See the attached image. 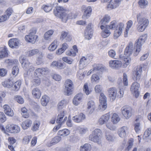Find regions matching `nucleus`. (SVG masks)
<instances>
[{"label": "nucleus", "mask_w": 151, "mask_h": 151, "mask_svg": "<svg viewBox=\"0 0 151 151\" xmlns=\"http://www.w3.org/2000/svg\"><path fill=\"white\" fill-rule=\"evenodd\" d=\"M137 21L138 24L148 25L149 23L148 20L143 16L142 14H138L137 16Z\"/></svg>", "instance_id": "nucleus-10"}, {"label": "nucleus", "mask_w": 151, "mask_h": 151, "mask_svg": "<svg viewBox=\"0 0 151 151\" xmlns=\"http://www.w3.org/2000/svg\"><path fill=\"white\" fill-rule=\"evenodd\" d=\"M13 12V10L12 8H9L4 13V14L2 15L4 20L6 21L8 19L9 17L12 14Z\"/></svg>", "instance_id": "nucleus-29"}, {"label": "nucleus", "mask_w": 151, "mask_h": 151, "mask_svg": "<svg viewBox=\"0 0 151 151\" xmlns=\"http://www.w3.org/2000/svg\"><path fill=\"white\" fill-rule=\"evenodd\" d=\"M7 131L11 133H17L20 131V127L17 125H11L6 127Z\"/></svg>", "instance_id": "nucleus-12"}, {"label": "nucleus", "mask_w": 151, "mask_h": 151, "mask_svg": "<svg viewBox=\"0 0 151 151\" xmlns=\"http://www.w3.org/2000/svg\"><path fill=\"white\" fill-rule=\"evenodd\" d=\"M82 8L83 10H84L83 14L82 17V18L84 19H88L92 11L91 7L90 6L86 7L85 6H83Z\"/></svg>", "instance_id": "nucleus-17"}, {"label": "nucleus", "mask_w": 151, "mask_h": 151, "mask_svg": "<svg viewBox=\"0 0 151 151\" xmlns=\"http://www.w3.org/2000/svg\"><path fill=\"white\" fill-rule=\"evenodd\" d=\"M31 139V137L29 136L24 137L22 140L23 143L24 144H27L29 142Z\"/></svg>", "instance_id": "nucleus-64"}, {"label": "nucleus", "mask_w": 151, "mask_h": 151, "mask_svg": "<svg viewBox=\"0 0 151 151\" xmlns=\"http://www.w3.org/2000/svg\"><path fill=\"white\" fill-rule=\"evenodd\" d=\"M58 45V41L57 40H55L48 47L49 50L53 51L55 50Z\"/></svg>", "instance_id": "nucleus-42"}, {"label": "nucleus", "mask_w": 151, "mask_h": 151, "mask_svg": "<svg viewBox=\"0 0 151 151\" xmlns=\"http://www.w3.org/2000/svg\"><path fill=\"white\" fill-rule=\"evenodd\" d=\"M93 70L95 73L102 72L104 70V68L102 65L99 64H94L93 66Z\"/></svg>", "instance_id": "nucleus-32"}, {"label": "nucleus", "mask_w": 151, "mask_h": 151, "mask_svg": "<svg viewBox=\"0 0 151 151\" xmlns=\"http://www.w3.org/2000/svg\"><path fill=\"white\" fill-rule=\"evenodd\" d=\"M60 39H65L67 41H70L71 40V37L67 32L63 31L61 33Z\"/></svg>", "instance_id": "nucleus-35"}, {"label": "nucleus", "mask_w": 151, "mask_h": 151, "mask_svg": "<svg viewBox=\"0 0 151 151\" xmlns=\"http://www.w3.org/2000/svg\"><path fill=\"white\" fill-rule=\"evenodd\" d=\"M39 52V51L38 49H33L29 51L28 53V55L29 56H31L38 53Z\"/></svg>", "instance_id": "nucleus-55"}, {"label": "nucleus", "mask_w": 151, "mask_h": 151, "mask_svg": "<svg viewBox=\"0 0 151 151\" xmlns=\"http://www.w3.org/2000/svg\"><path fill=\"white\" fill-rule=\"evenodd\" d=\"M54 14L57 17L62 19V21L66 22L68 19H70V14L63 7L57 6L54 10Z\"/></svg>", "instance_id": "nucleus-1"}, {"label": "nucleus", "mask_w": 151, "mask_h": 151, "mask_svg": "<svg viewBox=\"0 0 151 151\" xmlns=\"http://www.w3.org/2000/svg\"><path fill=\"white\" fill-rule=\"evenodd\" d=\"M121 111L122 114L125 119H129L132 115V109L130 107L124 106L122 108Z\"/></svg>", "instance_id": "nucleus-5"}, {"label": "nucleus", "mask_w": 151, "mask_h": 151, "mask_svg": "<svg viewBox=\"0 0 151 151\" xmlns=\"http://www.w3.org/2000/svg\"><path fill=\"white\" fill-rule=\"evenodd\" d=\"M133 141L132 140H129L127 145V147L125 149V151H129L133 145Z\"/></svg>", "instance_id": "nucleus-56"}, {"label": "nucleus", "mask_w": 151, "mask_h": 151, "mask_svg": "<svg viewBox=\"0 0 151 151\" xmlns=\"http://www.w3.org/2000/svg\"><path fill=\"white\" fill-rule=\"evenodd\" d=\"M14 99L20 104H22L24 102L23 99L20 96H16L14 97Z\"/></svg>", "instance_id": "nucleus-51"}, {"label": "nucleus", "mask_w": 151, "mask_h": 151, "mask_svg": "<svg viewBox=\"0 0 151 151\" xmlns=\"http://www.w3.org/2000/svg\"><path fill=\"white\" fill-rule=\"evenodd\" d=\"M110 19L111 17L108 15H105L104 16L99 23V24H101V25L100 26V28L102 30L104 29L105 27L103 25H105L108 23L109 22Z\"/></svg>", "instance_id": "nucleus-19"}, {"label": "nucleus", "mask_w": 151, "mask_h": 151, "mask_svg": "<svg viewBox=\"0 0 151 151\" xmlns=\"http://www.w3.org/2000/svg\"><path fill=\"white\" fill-rule=\"evenodd\" d=\"M107 91L108 96L111 100L112 101L114 100L116 97L122 98L123 95V92L122 91H121L120 90L117 91L115 87L109 88Z\"/></svg>", "instance_id": "nucleus-4"}, {"label": "nucleus", "mask_w": 151, "mask_h": 151, "mask_svg": "<svg viewBox=\"0 0 151 151\" xmlns=\"http://www.w3.org/2000/svg\"><path fill=\"white\" fill-rule=\"evenodd\" d=\"M65 113L64 111H63L59 114L56 119V122L58 124H63V119L65 116Z\"/></svg>", "instance_id": "nucleus-40"}, {"label": "nucleus", "mask_w": 151, "mask_h": 151, "mask_svg": "<svg viewBox=\"0 0 151 151\" xmlns=\"http://www.w3.org/2000/svg\"><path fill=\"white\" fill-rule=\"evenodd\" d=\"M22 116L25 118H27L29 116L28 113L27 112V110L25 107H23L21 109Z\"/></svg>", "instance_id": "nucleus-49"}, {"label": "nucleus", "mask_w": 151, "mask_h": 151, "mask_svg": "<svg viewBox=\"0 0 151 151\" xmlns=\"http://www.w3.org/2000/svg\"><path fill=\"white\" fill-rule=\"evenodd\" d=\"M122 65V63L120 61L117 60H110L109 62V66L111 68L114 69H118Z\"/></svg>", "instance_id": "nucleus-11"}, {"label": "nucleus", "mask_w": 151, "mask_h": 151, "mask_svg": "<svg viewBox=\"0 0 151 151\" xmlns=\"http://www.w3.org/2000/svg\"><path fill=\"white\" fill-rule=\"evenodd\" d=\"M111 121L114 124L117 123L120 120L118 115L116 113H114L111 118Z\"/></svg>", "instance_id": "nucleus-46"}, {"label": "nucleus", "mask_w": 151, "mask_h": 151, "mask_svg": "<svg viewBox=\"0 0 151 151\" xmlns=\"http://www.w3.org/2000/svg\"><path fill=\"white\" fill-rule=\"evenodd\" d=\"M134 129L135 132L137 133L138 132L140 129V124L139 122L135 123L134 124Z\"/></svg>", "instance_id": "nucleus-63"}, {"label": "nucleus", "mask_w": 151, "mask_h": 151, "mask_svg": "<svg viewBox=\"0 0 151 151\" xmlns=\"http://www.w3.org/2000/svg\"><path fill=\"white\" fill-rule=\"evenodd\" d=\"M4 112L5 114L10 116H12L14 115L13 111L9 106L6 104L3 106Z\"/></svg>", "instance_id": "nucleus-26"}, {"label": "nucleus", "mask_w": 151, "mask_h": 151, "mask_svg": "<svg viewBox=\"0 0 151 151\" xmlns=\"http://www.w3.org/2000/svg\"><path fill=\"white\" fill-rule=\"evenodd\" d=\"M123 83L124 86H127L128 85V81L127 76L125 73H124L123 75Z\"/></svg>", "instance_id": "nucleus-60"}, {"label": "nucleus", "mask_w": 151, "mask_h": 151, "mask_svg": "<svg viewBox=\"0 0 151 151\" xmlns=\"http://www.w3.org/2000/svg\"><path fill=\"white\" fill-rule=\"evenodd\" d=\"M102 86L100 85H97L95 87V91L96 93H99L101 92L102 90Z\"/></svg>", "instance_id": "nucleus-61"}, {"label": "nucleus", "mask_w": 151, "mask_h": 151, "mask_svg": "<svg viewBox=\"0 0 151 151\" xmlns=\"http://www.w3.org/2000/svg\"><path fill=\"white\" fill-rule=\"evenodd\" d=\"M19 69L17 66H15L13 67L12 69V73L14 76H16L18 73Z\"/></svg>", "instance_id": "nucleus-52"}, {"label": "nucleus", "mask_w": 151, "mask_h": 151, "mask_svg": "<svg viewBox=\"0 0 151 151\" xmlns=\"http://www.w3.org/2000/svg\"><path fill=\"white\" fill-rule=\"evenodd\" d=\"M42 8L46 12L50 11L52 9L51 6L47 5H43L42 6Z\"/></svg>", "instance_id": "nucleus-58"}, {"label": "nucleus", "mask_w": 151, "mask_h": 151, "mask_svg": "<svg viewBox=\"0 0 151 151\" xmlns=\"http://www.w3.org/2000/svg\"><path fill=\"white\" fill-rule=\"evenodd\" d=\"M14 83V81H13L12 80L8 79L2 82L1 84L5 87L10 88L13 86Z\"/></svg>", "instance_id": "nucleus-28"}, {"label": "nucleus", "mask_w": 151, "mask_h": 151, "mask_svg": "<svg viewBox=\"0 0 151 151\" xmlns=\"http://www.w3.org/2000/svg\"><path fill=\"white\" fill-rule=\"evenodd\" d=\"M142 70V67L141 65L137 66L133 77L134 80H139L140 79Z\"/></svg>", "instance_id": "nucleus-13"}, {"label": "nucleus", "mask_w": 151, "mask_h": 151, "mask_svg": "<svg viewBox=\"0 0 151 151\" xmlns=\"http://www.w3.org/2000/svg\"><path fill=\"white\" fill-rule=\"evenodd\" d=\"M147 25H146L138 24L137 25V30L139 32L143 31Z\"/></svg>", "instance_id": "nucleus-48"}, {"label": "nucleus", "mask_w": 151, "mask_h": 151, "mask_svg": "<svg viewBox=\"0 0 151 151\" xmlns=\"http://www.w3.org/2000/svg\"><path fill=\"white\" fill-rule=\"evenodd\" d=\"M49 98L47 96H43L41 99V104L43 106H46L49 102Z\"/></svg>", "instance_id": "nucleus-41"}, {"label": "nucleus", "mask_w": 151, "mask_h": 151, "mask_svg": "<svg viewBox=\"0 0 151 151\" xmlns=\"http://www.w3.org/2000/svg\"><path fill=\"white\" fill-rule=\"evenodd\" d=\"M102 135V131L99 129H96L89 135V139L99 144H100L101 143Z\"/></svg>", "instance_id": "nucleus-3"}, {"label": "nucleus", "mask_w": 151, "mask_h": 151, "mask_svg": "<svg viewBox=\"0 0 151 151\" xmlns=\"http://www.w3.org/2000/svg\"><path fill=\"white\" fill-rule=\"evenodd\" d=\"M122 0H111L107 5L108 8L115 9L118 6Z\"/></svg>", "instance_id": "nucleus-18"}, {"label": "nucleus", "mask_w": 151, "mask_h": 151, "mask_svg": "<svg viewBox=\"0 0 151 151\" xmlns=\"http://www.w3.org/2000/svg\"><path fill=\"white\" fill-rule=\"evenodd\" d=\"M35 72L37 74H39L40 75L42 76L46 75L49 72V69L47 67L38 68L35 70Z\"/></svg>", "instance_id": "nucleus-22"}, {"label": "nucleus", "mask_w": 151, "mask_h": 151, "mask_svg": "<svg viewBox=\"0 0 151 151\" xmlns=\"http://www.w3.org/2000/svg\"><path fill=\"white\" fill-rule=\"evenodd\" d=\"M110 116L109 113L106 114L102 116L98 120V123L99 125L106 124L109 120Z\"/></svg>", "instance_id": "nucleus-15"}, {"label": "nucleus", "mask_w": 151, "mask_h": 151, "mask_svg": "<svg viewBox=\"0 0 151 151\" xmlns=\"http://www.w3.org/2000/svg\"><path fill=\"white\" fill-rule=\"evenodd\" d=\"M105 136L106 139L109 141L113 142L115 139L114 136L111 133H106Z\"/></svg>", "instance_id": "nucleus-47"}, {"label": "nucleus", "mask_w": 151, "mask_h": 151, "mask_svg": "<svg viewBox=\"0 0 151 151\" xmlns=\"http://www.w3.org/2000/svg\"><path fill=\"white\" fill-rule=\"evenodd\" d=\"M44 55L42 52H40L38 53L37 56V59L36 61V64L38 65H40L42 64L43 62V58Z\"/></svg>", "instance_id": "nucleus-31"}, {"label": "nucleus", "mask_w": 151, "mask_h": 151, "mask_svg": "<svg viewBox=\"0 0 151 151\" xmlns=\"http://www.w3.org/2000/svg\"><path fill=\"white\" fill-rule=\"evenodd\" d=\"M68 103V101L65 99L61 100L58 103V104L57 106L58 110H60L62 109Z\"/></svg>", "instance_id": "nucleus-45"}, {"label": "nucleus", "mask_w": 151, "mask_h": 151, "mask_svg": "<svg viewBox=\"0 0 151 151\" xmlns=\"http://www.w3.org/2000/svg\"><path fill=\"white\" fill-rule=\"evenodd\" d=\"M8 55V50L5 46L0 47V58L3 59L7 57Z\"/></svg>", "instance_id": "nucleus-24"}, {"label": "nucleus", "mask_w": 151, "mask_h": 151, "mask_svg": "<svg viewBox=\"0 0 151 151\" xmlns=\"http://www.w3.org/2000/svg\"><path fill=\"white\" fill-rule=\"evenodd\" d=\"M104 29V30L101 33V36L103 38H106L110 35L111 32L106 27Z\"/></svg>", "instance_id": "nucleus-44"}, {"label": "nucleus", "mask_w": 151, "mask_h": 151, "mask_svg": "<svg viewBox=\"0 0 151 151\" xmlns=\"http://www.w3.org/2000/svg\"><path fill=\"white\" fill-rule=\"evenodd\" d=\"M106 126L108 129L111 130H115L116 128V127L111 123H107Z\"/></svg>", "instance_id": "nucleus-57"}, {"label": "nucleus", "mask_w": 151, "mask_h": 151, "mask_svg": "<svg viewBox=\"0 0 151 151\" xmlns=\"http://www.w3.org/2000/svg\"><path fill=\"white\" fill-rule=\"evenodd\" d=\"M140 87L139 84L136 82H134L131 87V91L135 94V97L137 98L139 96V88Z\"/></svg>", "instance_id": "nucleus-9"}, {"label": "nucleus", "mask_w": 151, "mask_h": 151, "mask_svg": "<svg viewBox=\"0 0 151 151\" xmlns=\"http://www.w3.org/2000/svg\"><path fill=\"white\" fill-rule=\"evenodd\" d=\"M85 118V115L83 113H81L78 115L74 116L72 119L75 122L79 123L82 122Z\"/></svg>", "instance_id": "nucleus-21"}, {"label": "nucleus", "mask_w": 151, "mask_h": 151, "mask_svg": "<svg viewBox=\"0 0 151 151\" xmlns=\"http://www.w3.org/2000/svg\"><path fill=\"white\" fill-rule=\"evenodd\" d=\"M141 8H145L147 5L148 2L146 0H140L138 2Z\"/></svg>", "instance_id": "nucleus-50"}, {"label": "nucleus", "mask_w": 151, "mask_h": 151, "mask_svg": "<svg viewBox=\"0 0 151 151\" xmlns=\"http://www.w3.org/2000/svg\"><path fill=\"white\" fill-rule=\"evenodd\" d=\"M32 124V121L31 120L27 119L22 123V127L24 129H26L31 126Z\"/></svg>", "instance_id": "nucleus-37"}, {"label": "nucleus", "mask_w": 151, "mask_h": 151, "mask_svg": "<svg viewBox=\"0 0 151 151\" xmlns=\"http://www.w3.org/2000/svg\"><path fill=\"white\" fill-rule=\"evenodd\" d=\"M93 33V30L91 27V24L89 23L86 27L84 31V36L85 39L89 40L92 38Z\"/></svg>", "instance_id": "nucleus-8"}, {"label": "nucleus", "mask_w": 151, "mask_h": 151, "mask_svg": "<svg viewBox=\"0 0 151 151\" xmlns=\"http://www.w3.org/2000/svg\"><path fill=\"white\" fill-rule=\"evenodd\" d=\"M32 93L35 98L39 99L41 95L40 90L38 88H34L32 91Z\"/></svg>", "instance_id": "nucleus-30"}, {"label": "nucleus", "mask_w": 151, "mask_h": 151, "mask_svg": "<svg viewBox=\"0 0 151 151\" xmlns=\"http://www.w3.org/2000/svg\"><path fill=\"white\" fill-rule=\"evenodd\" d=\"M128 128L126 127H122L118 130V134L120 137L124 138L126 135V131L127 130Z\"/></svg>", "instance_id": "nucleus-27"}, {"label": "nucleus", "mask_w": 151, "mask_h": 151, "mask_svg": "<svg viewBox=\"0 0 151 151\" xmlns=\"http://www.w3.org/2000/svg\"><path fill=\"white\" fill-rule=\"evenodd\" d=\"M118 26V24L117 22L115 20H113L111 21L109 25H106V27L108 29L114 30Z\"/></svg>", "instance_id": "nucleus-33"}, {"label": "nucleus", "mask_w": 151, "mask_h": 151, "mask_svg": "<svg viewBox=\"0 0 151 151\" xmlns=\"http://www.w3.org/2000/svg\"><path fill=\"white\" fill-rule=\"evenodd\" d=\"M107 98L103 93H101L99 97L100 104L99 106L100 109L105 110L107 108Z\"/></svg>", "instance_id": "nucleus-7"}, {"label": "nucleus", "mask_w": 151, "mask_h": 151, "mask_svg": "<svg viewBox=\"0 0 151 151\" xmlns=\"http://www.w3.org/2000/svg\"><path fill=\"white\" fill-rule=\"evenodd\" d=\"M54 31L52 29L46 32L44 35L45 40L50 41L51 40V36L53 35Z\"/></svg>", "instance_id": "nucleus-38"}, {"label": "nucleus", "mask_w": 151, "mask_h": 151, "mask_svg": "<svg viewBox=\"0 0 151 151\" xmlns=\"http://www.w3.org/2000/svg\"><path fill=\"white\" fill-rule=\"evenodd\" d=\"M64 85L65 95L69 96L71 94L73 86L72 81L69 79L66 80Z\"/></svg>", "instance_id": "nucleus-6"}, {"label": "nucleus", "mask_w": 151, "mask_h": 151, "mask_svg": "<svg viewBox=\"0 0 151 151\" xmlns=\"http://www.w3.org/2000/svg\"><path fill=\"white\" fill-rule=\"evenodd\" d=\"M19 43V41L17 38L11 39L8 42L9 46L12 48H17L18 46Z\"/></svg>", "instance_id": "nucleus-23"}, {"label": "nucleus", "mask_w": 151, "mask_h": 151, "mask_svg": "<svg viewBox=\"0 0 151 151\" xmlns=\"http://www.w3.org/2000/svg\"><path fill=\"white\" fill-rule=\"evenodd\" d=\"M89 61V59L88 58L83 57L81 58L79 61L80 67H84L86 65L88 62Z\"/></svg>", "instance_id": "nucleus-34"}, {"label": "nucleus", "mask_w": 151, "mask_h": 151, "mask_svg": "<svg viewBox=\"0 0 151 151\" xmlns=\"http://www.w3.org/2000/svg\"><path fill=\"white\" fill-rule=\"evenodd\" d=\"M21 84V81H18L15 83L14 87L15 91H17L20 88Z\"/></svg>", "instance_id": "nucleus-62"}, {"label": "nucleus", "mask_w": 151, "mask_h": 151, "mask_svg": "<svg viewBox=\"0 0 151 151\" xmlns=\"http://www.w3.org/2000/svg\"><path fill=\"white\" fill-rule=\"evenodd\" d=\"M135 46L133 47V43L131 42H129L128 45L126 47L124 50V54L125 55L128 56L131 55L132 53L133 50H135L134 55L135 56Z\"/></svg>", "instance_id": "nucleus-14"}, {"label": "nucleus", "mask_w": 151, "mask_h": 151, "mask_svg": "<svg viewBox=\"0 0 151 151\" xmlns=\"http://www.w3.org/2000/svg\"><path fill=\"white\" fill-rule=\"evenodd\" d=\"M38 38V36L35 35H32L31 34H29L25 37V40L29 42L32 44H34L36 42L37 39Z\"/></svg>", "instance_id": "nucleus-16"}, {"label": "nucleus", "mask_w": 151, "mask_h": 151, "mask_svg": "<svg viewBox=\"0 0 151 151\" xmlns=\"http://www.w3.org/2000/svg\"><path fill=\"white\" fill-rule=\"evenodd\" d=\"M83 98V95L82 93H80L77 94L73 99V104L75 105H77L81 102Z\"/></svg>", "instance_id": "nucleus-20"}, {"label": "nucleus", "mask_w": 151, "mask_h": 151, "mask_svg": "<svg viewBox=\"0 0 151 151\" xmlns=\"http://www.w3.org/2000/svg\"><path fill=\"white\" fill-rule=\"evenodd\" d=\"M18 62L17 60L7 59L5 61V63L8 64L9 65H11L13 64L17 63Z\"/></svg>", "instance_id": "nucleus-59"}, {"label": "nucleus", "mask_w": 151, "mask_h": 151, "mask_svg": "<svg viewBox=\"0 0 151 151\" xmlns=\"http://www.w3.org/2000/svg\"><path fill=\"white\" fill-rule=\"evenodd\" d=\"M94 102L93 101H90L87 104V110L91 114L95 109Z\"/></svg>", "instance_id": "nucleus-25"}, {"label": "nucleus", "mask_w": 151, "mask_h": 151, "mask_svg": "<svg viewBox=\"0 0 151 151\" xmlns=\"http://www.w3.org/2000/svg\"><path fill=\"white\" fill-rule=\"evenodd\" d=\"M83 90L86 95H88L91 93V91L88 88L87 83H85L84 85Z\"/></svg>", "instance_id": "nucleus-54"}, {"label": "nucleus", "mask_w": 151, "mask_h": 151, "mask_svg": "<svg viewBox=\"0 0 151 151\" xmlns=\"http://www.w3.org/2000/svg\"><path fill=\"white\" fill-rule=\"evenodd\" d=\"M91 145L89 144L86 143L80 147V151H91Z\"/></svg>", "instance_id": "nucleus-36"}, {"label": "nucleus", "mask_w": 151, "mask_h": 151, "mask_svg": "<svg viewBox=\"0 0 151 151\" xmlns=\"http://www.w3.org/2000/svg\"><path fill=\"white\" fill-rule=\"evenodd\" d=\"M147 34L141 35L139 38L135 42L134 46L135 51V55H137L140 51L142 45L145 42L147 39Z\"/></svg>", "instance_id": "nucleus-2"}, {"label": "nucleus", "mask_w": 151, "mask_h": 151, "mask_svg": "<svg viewBox=\"0 0 151 151\" xmlns=\"http://www.w3.org/2000/svg\"><path fill=\"white\" fill-rule=\"evenodd\" d=\"M70 133L69 130L67 129H64L58 131V135L65 137L68 135Z\"/></svg>", "instance_id": "nucleus-43"}, {"label": "nucleus", "mask_w": 151, "mask_h": 151, "mask_svg": "<svg viewBox=\"0 0 151 151\" xmlns=\"http://www.w3.org/2000/svg\"><path fill=\"white\" fill-rule=\"evenodd\" d=\"M100 78V76L96 74H93L91 77V81L92 82H96L99 80Z\"/></svg>", "instance_id": "nucleus-53"}, {"label": "nucleus", "mask_w": 151, "mask_h": 151, "mask_svg": "<svg viewBox=\"0 0 151 151\" xmlns=\"http://www.w3.org/2000/svg\"><path fill=\"white\" fill-rule=\"evenodd\" d=\"M22 61V64L23 68L26 70H28L29 66L31 65V63L27 60L23 59Z\"/></svg>", "instance_id": "nucleus-39"}]
</instances>
